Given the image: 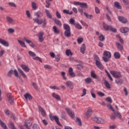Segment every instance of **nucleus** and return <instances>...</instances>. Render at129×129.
<instances>
[{
    "instance_id": "nucleus-1",
    "label": "nucleus",
    "mask_w": 129,
    "mask_h": 129,
    "mask_svg": "<svg viewBox=\"0 0 129 129\" xmlns=\"http://www.w3.org/2000/svg\"><path fill=\"white\" fill-rule=\"evenodd\" d=\"M33 21L38 25H42V28H45L47 25V21L46 19H44L43 20L42 19H40L39 20L38 18H36L33 19Z\"/></svg>"
},
{
    "instance_id": "nucleus-2",
    "label": "nucleus",
    "mask_w": 129,
    "mask_h": 129,
    "mask_svg": "<svg viewBox=\"0 0 129 129\" xmlns=\"http://www.w3.org/2000/svg\"><path fill=\"white\" fill-rule=\"evenodd\" d=\"M110 73L111 75H112L114 78H116V79H118V78H121L122 77V75H121V73L120 72H117L115 71H111Z\"/></svg>"
},
{
    "instance_id": "nucleus-3",
    "label": "nucleus",
    "mask_w": 129,
    "mask_h": 129,
    "mask_svg": "<svg viewBox=\"0 0 129 129\" xmlns=\"http://www.w3.org/2000/svg\"><path fill=\"white\" fill-rule=\"evenodd\" d=\"M32 124H33L32 121L26 120H25V124L24 125H21L20 128L21 129H30V126H32Z\"/></svg>"
},
{
    "instance_id": "nucleus-4",
    "label": "nucleus",
    "mask_w": 129,
    "mask_h": 129,
    "mask_svg": "<svg viewBox=\"0 0 129 129\" xmlns=\"http://www.w3.org/2000/svg\"><path fill=\"white\" fill-rule=\"evenodd\" d=\"M94 121H96V122H97V123H101V124H103L106 122L104 119H102V118L97 117H95L94 118Z\"/></svg>"
},
{
    "instance_id": "nucleus-5",
    "label": "nucleus",
    "mask_w": 129,
    "mask_h": 129,
    "mask_svg": "<svg viewBox=\"0 0 129 129\" xmlns=\"http://www.w3.org/2000/svg\"><path fill=\"white\" fill-rule=\"evenodd\" d=\"M49 117L51 120H55L57 124H58V125H62L61 124V123H60V122L59 121V117H58L57 116H52L51 115H49Z\"/></svg>"
},
{
    "instance_id": "nucleus-6",
    "label": "nucleus",
    "mask_w": 129,
    "mask_h": 129,
    "mask_svg": "<svg viewBox=\"0 0 129 129\" xmlns=\"http://www.w3.org/2000/svg\"><path fill=\"white\" fill-rule=\"evenodd\" d=\"M7 97L8 99V101L10 102L11 104H13L14 103V101L15 100V99L14 98V97L12 96L11 93H8L7 94Z\"/></svg>"
},
{
    "instance_id": "nucleus-7",
    "label": "nucleus",
    "mask_w": 129,
    "mask_h": 129,
    "mask_svg": "<svg viewBox=\"0 0 129 129\" xmlns=\"http://www.w3.org/2000/svg\"><path fill=\"white\" fill-rule=\"evenodd\" d=\"M63 29L65 30L64 33H71V32L70 26L67 24H63Z\"/></svg>"
},
{
    "instance_id": "nucleus-8",
    "label": "nucleus",
    "mask_w": 129,
    "mask_h": 129,
    "mask_svg": "<svg viewBox=\"0 0 129 129\" xmlns=\"http://www.w3.org/2000/svg\"><path fill=\"white\" fill-rule=\"evenodd\" d=\"M66 110L67 112H68L69 115L71 116V117H72L73 118H74L75 116H74V112H73V111H72L71 109L69 108H66Z\"/></svg>"
},
{
    "instance_id": "nucleus-9",
    "label": "nucleus",
    "mask_w": 129,
    "mask_h": 129,
    "mask_svg": "<svg viewBox=\"0 0 129 129\" xmlns=\"http://www.w3.org/2000/svg\"><path fill=\"white\" fill-rule=\"evenodd\" d=\"M118 20L122 24H126L127 23V19L122 16H119L118 17Z\"/></svg>"
},
{
    "instance_id": "nucleus-10",
    "label": "nucleus",
    "mask_w": 129,
    "mask_h": 129,
    "mask_svg": "<svg viewBox=\"0 0 129 129\" xmlns=\"http://www.w3.org/2000/svg\"><path fill=\"white\" fill-rule=\"evenodd\" d=\"M38 109L39 111L41 112V115L42 116H46V111L44 110V109L43 108V107H41V106H38Z\"/></svg>"
},
{
    "instance_id": "nucleus-11",
    "label": "nucleus",
    "mask_w": 129,
    "mask_h": 129,
    "mask_svg": "<svg viewBox=\"0 0 129 129\" xmlns=\"http://www.w3.org/2000/svg\"><path fill=\"white\" fill-rule=\"evenodd\" d=\"M0 44H2V45H3L5 47H9V42L2 38H0Z\"/></svg>"
},
{
    "instance_id": "nucleus-12",
    "label": "nucleus",
    "mask_w": 129,
    "mask_h": 129,
    "mask_svg": "<svg viewBox=\"0 0 129 129\" xmlns=\"http://www.w3.org/2000/svg\"><path fill=\"white\" fill-rule=\"evenodd\" d=\"M69 73L71 77L74 78L76 76L74 72H73V69L72 68H70L69 69Z\"/></svg>"
},
{
    "instance_id": "nucleus-13",
    "label": "nucleus",
    "mask_w": 129,
    "mask_h": 129,
    "mask_svg": "<svg viewBox=\"0 0 129 129\" xmlns=\"http://www.w3.org/2000/svg\"><path fill=\"white\" fill-rule=\"evenodd\" d=\"M115 82L117 85H121L123 83V80L121 78H118L115 80Z\"/></svg>"
},
{
    "instance_id": "nucleus-14",
    "label": "nucleus",
    "mask_w": 129,
    "mask_h": 129,
    "mask_svg": "<svg viewBox=\"0 0 129 129\" xmlns=\"http://www.w3.org/2000/svg\"><path fill=\"white\" fill-rule=\"evenodd\" d=\"M21 68L24 70L25 72H29L30 71V68L28 67V66L25 65V64H21Z\"/></svg>"
},
{
    "instance_id": "nucleus-15",
    "label": "nucleus",
    "mask_w": 129,
    "mask_h": 129,
    "mask_svg": "<svg viewBox=\"0 0 129 129\" xmlns=\"http://www.w3.org/2000/svg\"><path fill=\"white\" fill-rule=\"evenodd\" d=\"M96 65L97 67L99 68V69H100V70H102V69L104 68L103 65H102V63H101V62L100 61L96 62Z\"/></svg>"
},
{
    "instance_id": "nucleus-16",
    "label": "nucleus",
    "mask_w": 129,
    "mask_h": 129,
    "mask_svg": "<svg viewBox=\"0 0 129 129\" xmlns=\"http://www.w3.org/2000/svg\"><path fill=\"white\" fill-rule=\"evenodd\" d=\"M103 56H104V57H107V58H111V53H110V52L109 51H105L103 53Z\"/></svg>"
},
{
    "instance_id": "nucleus-17",
    "label": "nucleus",
    "mask_w": 129,
    "mask_h": 129,
    "mask_svg": "<svg viewBox=\"0 0 129 129\" xmlns=\"http://www.w3.org/2000/svg\"><path fill=\"white\" fill-rule=\"evenodd\" d=\"M52 97H54V98H55L56 100H58V101H60L61 100V97L57 94H56L55 93H53L52 94Z\"/></svg>"
},
{
    "instance_id": "nucleus-18",
    "label": "nucleus",
    "mask_w": 129,
    "mask_h": 129,
    "mask_svg": "<svg viewBox=\"0 0 129 129\" xmlns=\"http://www.w3.org/2000/svg\"><path fill=\"white\" fill-rule=\"evenodd\" d=\"M80 7L82 9H88V5H87V3H81Z\"/></svg>"
},
{
    "instance_id": "nucleus-19",
    "label": "nucleus",
    "mask_w": 129,
    "mask_h": 129,
    "mask_svg": "<svg viewBox=\"0 0 129 129\" xmlns=\"http://www.w3.org/2000/svg\"><path fill=\"white\" fill-rule=\"evenodd\" d=\"M44 35L43 33H39L38 35L39 41L40 43H43L44 41V38H43V36Z\"/></svg>"
},
{
    "instance_id": "nucleus-20",
    "label": "nucleus",
    "mask_w": 129,
    "mask_h": 129,
    "mask_svg": "<svg viewBox=\"0 0 129 129\" xmlns=\"http://www.w3.org/2000/svg\"><path fill=\"white\" fill-rule=\"evenodd\" d=\"M121 33H127L129 31V28L128 27H122L120 29Z\"/></svg>"
},
{
    "instance_id": "nucleus-21",
    "label": "nucleus",
    "mask_w": 129,
    "mask_h": 129,
    "mask_svg": "<svg viewBox=\"0 0 129 129\" xmlns=\"http://www.w3.org/2000/svg\"><path fill=\"white\" fill-rule=\"evenodd\" d=\"M66 84L70 89H73V83L72 82L69 81L66 82Z\"/></svg>"
},
{
    "instance_id": "nucleus-22",
    "label": "nucleus",
    "mask_w": 129,
    "mask_h": 129,
    "mask_svg": "<svg viewBox=\"0 0 129 129\" xmlns=\"http://www.w3.org/2000/svg\"><path fill=\"white\" fill-rule=\"evenodd\" d=\"M34 15L36 17H37V18H42V17H43V13L40 11L35 12Z\"/></svg>"
},
{
    "instance_id": "nucleus-23",
    "label": "nucleus",
    "mask_w": 129,
    "mask_h": 129,
    "mask_svg": "<svg viewBox=\"0 0 129 129\" xmlns=\"http://www.w3.org/2000/svg\"><path fill=\"white\" fill-rule=\"evenodd\" d=\"M110 26L111 25H108L105 24V23H104V22L103 23V27L104 28V29L105 31H109V29L110 28Z\"/></svg>"
},
{
    "instance_id": "nucleus-24",
    "label": "nucleus",
    "mask_w": 129,
    "mask_h": 129,
    "mask_svg": "<svg viewBox=\"0 0 129 129\" xmlns=\"http://www.w3.org/2000/svg\"><path fill=\"white\" fill-rule=\"evenodd\" d=\"M116 45L118 50H119L120 51H122V50H123V46L121 45V44L119 43V42H116Z\"/></svg>"
},
{
    "instance_id": "nucleus-25",
    "label": "nucleus",
    "mask_w": 129,
    "mask_h": 129,
    "mask_svg": "<svg viewBox=\"0 0 129 129\" xmlns=\"http://www.w3.org/2000/svg\"><path fill=\"white\" fill-rule=\"evenodd\" d=\"M54 23L56 24V25H57V26H59V27L62 26V23H61V21L57 19H55L53 20Z\"/></svg>"
},
{
    "instance_id": "nucleus-26",
    "label": "nucleus",
    "mask_w": 129,
    "mask_h": 129,
    "mask_svg": "<svg viewBox=\"0 0 129 129\" xmlns=\"http://www.w3.org/2000/svg\"><path fill=\"white\" fill-rule=\"evenodd\" d=\"M24 97L25 98V99H28L29 100H32V99H33V97H32V95H31L29 93H26L24 95Z\"/></svg>"
},
{
    "instance_id": "nucleus-27",
    "label": "nucleus",
    "mask_w": 129,
    "mask_h": 129,
    "mask_svg": "<svg viewBox=\"0 0 129 129\" xmlns=\"http://www.w3.org/2000/svg\"><path fill=\"white\" fill-rule=\"evenodd\" d=\"M45 13H46V16L47 17V18H48V19H52V14H51V13H50V11H49V10L46 9Z\"/></svg>"
},
{
    "instance_id": "nucleus-28",
    "label": "nucleus",
    "mask_w": 129,
    "mask_h": 129,
    "mask_svg": "<svg viewBox=\"0 0 129 129\" xmlns=\"http://www.w3.org/2000/svg\"><path fill=\"white\" fill-rule=\"evenodd\" d=\"M114 6L115 7V8L118 9L119 10H121L122 9L121 6H120L119 3L117 2L114 3Z\"/></svg>"
},
{
    "instance_id": "nucleus-29",
    "label": "nucleus",
    "mask_w": 129,
    "mask_h": 129,
    "mask_svg": "<svg viewBox=\"0 0 129 129\" xmlns=\"http://www.w3.org/2000/svg\"><path fill=\"white\" fill-rule=\"evenodd\" d=\"M92 114V110L91 109H88L86 113V116H87V117H89V116H90V115H91Z\"/></svg>"
},
{
    "instance_id": "nucleus-30",
    "label": "nucleus",
    "mask_w": 129,
    "mask_h": 129,
    "mask_svg": "<svg viewBox=\"0 0 129 129\" xmlns=\"http://www.w3.org/2000/svg\"><path fill=\"white\" fill-rule=\"evenodd\" d=\"M85 48H86L85 44H83L82 46L81 47V49H80V51L81 53H82V54H84L85 53Z\"/></svg>"
},
{
    "instance_id": "nucleus-31",
    "label": "nucleus",
    "mask_w": 129,
    "mask_h": 129,
    "mask_svg": "<svg viewBox=\"0 0 129 129\" xmlns=\"http://www.w3.org/2000/svg\"><path fill=\"white\" fill-rule=\"evenodd\" d=\"M76 122L78 125H80L81 126L82 125V122L81 121V119L80 118H77L76 120Z\"/></svg>"
},
{
    "instance_id": "nucleus-32",
    "label": "nucleus",
    "mask_w": 129,
    "mask_h": 129,
    "mask_svg": "<svg viewBox=\"0 0 129 129\" xmlns=\"http://www.w3.org/2000/svg\"><path fill=\"white\" fill-rule=\"evenodd\" d=\"M18 43H19V44H20V46H21V47H23L24 48H27V46L26 45V44L23 41L18 40Z\"/></svg>"
},
{
    "instance_id": "nucleus-33",
    "label": "nucleus",
    "mask_w": 129,
    "mask_h": 129,
    "mask_svg": "<svg viewBox=\"0 0 129 129\" xmlns=\"http://www.w3.org/2000/svg\"><path fill=\"white\" fill-rule=\"evenodd\" d=\"M114 57L115 59H119L120 58V53L118 52H115L114 53Z\"/></svg>"
},
{
    "instance_id": "nucleus-34",
    "label": "nucleus",
    "mask_w": 129,
    "mask_h": 129,
    "mask_svg": "<svg viewBox=\"0 0 129 129\" xmlns=\"http://www.w3.org/2000/svg\"><path fill=\"white\" fill-rule=\"evenodd\" d=\"M18 71L19 73L21 74L22 77H24V78H27V75L25 74L23 70H22L21 69H18Z\"/></svg>"
},
{
    "instance_id": "nucleus-35",
    "label": "nucleus",
    "mask_w": 129,
    "mask_h": 129,
    "mask_svg": "<svg viewBox=\"0 0 129 129\" xmlns=\"http://www.w3.org/2000/svg\"><path fill=\"white\" fill-rule=\"evenodd\" d=\"M66 55H67V56H72V55H73V53L71 52V50L67 49L66 51Z\"/></svg>"
},
{
    "instance_id": "nucleus-36",
    "label": "nucleus",
    "mask_w": 129,
    "mask_h": 129,
    "mask_svg": "<svg viewBox=\"0 0 129 129\" xmlns=\"http://www.w3.org/2000/svg\"><path fill=\"white\" fill-rule=\"evenodd\" d=\"M109 31H110V32H112V33H116V32H117L116 28H113L111 25L110 26Z\"/></svg>"
},
{
    "instance_id": "nucleus-37",
    "label": "nucleus",
    "mask_w": 129,
    "mask_h": 129,
    "mask_svg": "<svg viewBox=\"0 0 129 129\" xmlns=\"http://www.w3.org/2000/svg\"><path fill=\"white\" fill-rule=\"evenodd\" d=\"M63 14H67V15H73V12L71 11L70 12V11L69 10H63Z\"/></svg>"
},
{
    "instance_id": "nucleus-38",
    "label": "nucleus",
    "mask_w": 129,
    "mask_h": 129,
    "mask_svg": "<svg viewBox=\"0 0 129 129\" xmlns=\"http://www.w3.org/2000/svg\"><path fill=\"white\" fill-rule=\"evenodd\" d=\"M74 26L75 28L78 30H81L82 29V26H81V25L79 23H76Z\"/></svg>"
},
{
    "instance_id": "nucleus-39",
    "label": "nucleus",
    "mask_w": 129,
    "mask_h": 129,
    "mask_svg": "<svg viewBox=\"0 0 129 129\" xmlns=\"http://www.w3.org/2000/svg\"><path fill=\"white\" fill-rule=\"evenodd\" d=\"M84 15H85V17L87 18V19H89L90 20H91V18H93V15H88L86 12H84Z\"/></svg>"
},
{
    "instance_id": "nucleus-40",
    "label": "nucleus",
    "mask_w": 129,
    "mask_h": 129,
    "mask_svg": "<svg viewBox=\"0 0 129 129\" xmlns=\"http://www.w3.org/2000/svg\"><path fill=\"white\" fill-rule=\"evenodd\" d=\"M104 85L105 86H106V88H110V85H109V83H108V82L106 81V80H104Z\"/></svg>"
},
{
    "instance_id": "nucleus-41",
    "label": "nucleus",
    "mask_w": 129,
    "mask_h": 129,
    "mask_svg": "<svg viewBox=\"0 0 129 129\" xmlns=\"http://www.w3.org/2000/svg\"><path fill=\"white\" fill-rule=\"evenodd\" d=\"M91 76L92 77V78H94V79H97L98 78L97 76H96V74H95V72L92 71L91 72Z\"/></svg>"
},
{
    "instance_id": "nucleus-42",
    "label": "nucleus",
    "mask_w": 129,
    "mask_h": 129,
    "mask_svg": "<svg viewBox=\"0 0 129 129\" xmlns=\"http://www.w3.org/2000/svg\"><path fill=\"white\" fill-rule=\"evenodd\" d=\"M114 114L116 115V116L118 118H119V119H121V114H120V113L118 111L114 112Z\"/></svg>"
},
{
    "instance_id": "nucleus-43",
    "label": "nucleus",
    "mask_w": 129,
    "mask_h": 129,
    "mask_svg": "<svg viewBox=\"0 0 129 129\" xmlns=\"http://www.w3.org/2000/svg\"><path fill=\"white\" fill-rule=\"evenodd\" d=\"M85 81L86 83L89 84V83H91V82H92V80L91 79V78H87L85 79Z\"/></svg>"
},
{
    "instance_id": "nucleus-44",
    "label": "nucleus",
    "mask_w": 129,
    "mask_h": 129,
    "mask_svg": "<svg viewBox=\"0 0 129 129\" xmlns=\"http://www.w3.org/2000/svg\"><path fill=\"white\" fill-rule=\"evenodd\" d=\"M0 123L2 127H4L5 129H7V125H6V123L2 121V120L0 119Z\"/></svg>"
},
{
    "instance_id": "nucleus-45",
    "label": "nucleus",
    "mask_w": 129,
    "mask_h": 129,
    "mask_svg": "<svg viewBox=\"0 0 129 129\" xmlns=\"http://www.w3.org/2000/svg\"><path fill=\"white\" fill-rule=\"evenodd\" d=\"M9 127L11 129H16V127H15V124L13 122H10V123H9Z\"/></svg>"
},
{
    "instance_id": "nucleus-46",
    "label": "nucleus",
    "mask_w": 129,
    "mask_h": 129,
    "mask_svg": "<svg viewBox=\"0 0 129 129\" xmlns=\"http://www.w3.org/2000/svg\"><path fill=\"white\" fill-rule=\"evenodd\" d=\"M27 44H29V46L30 47H32V48H34L36 45L33 43V41L31 40H29V42H27Z\"/></svg>"
},
{
    "instance_id": "nucleus-47",
    "label": "nucleus",
    "mask_w": 129,
    "mask_h": 129,
    "mask_svg": "<svg viewBox=\"0 0 129 129\" xmlns=\"http://www.w3.org/2000/svg\"><path fill=\"white\" fill-rule=\"evenodd\" d=\"M70 24H71V25H74V26H75L76 23H75V20H74L73 18H71L70 20Z\"/></svg>"
},
{
    "instance_id": "nucleus-48",
    "label": "nucleus",
    "mask_w": 129,
    "mask_h": 129,
    "mask_svg": "<svg viewBox=\"0 0 129 129\" xmlns=\"http://www.w3.org/2000/svg\"><path fill=\"white\" fill-rule=\"evenodd\" d=\"M14 73L15 76H16V77H18L19 78V79H21V77H19V73H18V71H17V70H15L14 71Z\"/></svg>"
},
{
    "instance_id": "nucleus-49",
    "label": "nucleus",
    "mask_w": 129,
    "mask_h": 129,
    "mask_svg": "<svg viewBox=\"0 0 129 129\" xmlns=\"http://www.w3.org/2000/svg\"><path fill=\"white\" fill-rule=\"evenodd\" d=\"M6 19L8 21V22H9V23H13L14 22V19H13V18L10 17H7Z\"/></svg>"
},
{
    "instance_id": "nucleus-50",
    "label": "nucleus",
    "mask_w": 129,
    "mask_h": 129,
    "mask_svg": "<svg viewBox=\"0 0 129 129\" xmlns=\"http://www.w3.org/2000/svg\"><path fill=\"white\" fill-rule=\"evenodd\" d=\"M28 54L31 56V57H35L36 56V53L33 51H29L28 52Z\"/></svg>"
},
{
    "instance_id": "nucleus-51",
    "label": "nucleus",
    "mask_w": 129,
    "mask_h": 129,
    "mask_svg": "<svg viewBox=\"0 0 129 129\" xmlns=\"http://www.w3.org/2000/svg\"><path fill=\"white\" fill-rule=\"evenodd\" d=\"M99 39L100 41H101V42H103L104 40H105V37H104V36H103V35H101L99 37Z\"/></svg>"
},
{
    "instance_id": "nucleus-52",
    "label": "nucleus",
    "mask_w": 129,
    "mask_h": 129,
    "mask_svg": "<svg viewBox=\"0 0 129 129\" xmlns=\"http://www.w3.org/2000/svg\"><path fill=\"white\" fill-rule=\"evenodd\" d=\"M32 85L34 87V88L35 89V90H36L37 91L39 90V89H38V85L36 83H32Z\"/></svg>"
},
{
    "instance_id": "nucleus-53",
    "label": "nucleus",
    "mask_w": 129,
    "mask_h": 129,
    "mask_svg": "<svg viewBox=\"0 0 129 129\" xmlns=\"http://www.w3.org/2000/svg\"><path fill=\"white\" fill-rule=\"evenodd\" d=\"M110 119H111L112 120H115V119L116 118V117L115 116V115H114L113 113L111 114V115H110Z\"/></svg>"
},
{
    "instance_id": "nucleus-54",
    "label": "nucleus",
    "mask_w": 129,
    "mask_h": 129,
    "mask_svg": "<svg viewBox=\"0 0 129 129\" xmlns=\"http://www.w3.org/2000/svg\"><path fill=\"white\" fill-rule=\"evenodd\" d=\"M53 30L54 33H59V29L57 28V27H56V26H54L53 27Z\"/></svg>"
},
{
    "instance_id": "nucleus-55",
    "label": "nucleus",
    "mask_w": 129,
    "mask_h": 129,
    "mask_svg": "<svg viewBox=\"0 0 129 129\" xmlns=\"http://www.w3.org/2000/svg\"><path fill=\"white\" fill-rule=\"evenodd\" d=\"M33 60H35L36 61H38V60L40 62H42V59L40 57H39V56L33 57Z\"/></svg>"
},
{
    "instance_id": "nucleus-56",
    "label": "nucleus",
    "mask_w": 129,
    "mask_h": 129,
    "mask_svg": "<svg viewBox=\"0 0 129 129\" xmlns=\"http://www.w3.org/2000/svg\"><path fill=\"white\" fill-rule=\"evenodd\" d=\"M8 5L11 6V7H13V8H17V5L14 3L10 2L8 3Z\"/></svg>"
},
{
    "instance_id": "nucleus-57",
    "label": "nucleus",
    "mask_w": 129,
    "mask_h": 129,
    "mask_svg": "<svg viewBox=\"0 0 129 129\" xmlns=\"http://www.w3.org/2000/svg\"><path fill=\"white\" fill-rule=\"evenodd\" d=\"M12 74H14V71L13 70H11L9 72L8 74V77H12Z\"/></svg>"
},
{
    "instance_id": "nucleus-58",
    "label": "nucleus",
    "mask_w": 129,
    "mask_h": 129,
    "mask_svg": "<svg viewBox=\"0 0 129 129\" xmlns=\"http://www.w3.org/2000/svg\"><path fill=\"white\" fill-rule=\"evenodd\" d=\"M32 9H33L34 10H37V5H36V3L32 2Z\"/></svg>"
},
{
    "instance_id": "nucleus-59",
    "label": "nucleus",
    "mask_w": 129,
    "mask_h": 129,
    "mask_svg": "<svg viewBox=\"0 0 129 129\" xmlns=\"http://www.w3.org/2000/svg\"><path fill=\"white\" fill-rule=\"evenodd\" d=\"M97 94L99 96H101V97L105 96V94L104 93H102V92H98Z\"/></svg>"
},
{
    "instance_id": "nucleus-60",
    "label": "nucleus",
    "mask_w": 129,
    "mask_h": 129,
    "mask_svg": "<svg viewBox=\"0 0 129 129\" xmlns=\"http://www.w3.org/2000/svg\"><path fill=\"white\" fill-rule=\"evenodd\" d=\"M33 129H41V128H40V126H39V125L37 124H34L33 125Z\"/></svg>"
},
{
    "instance_id": "nucleus-61",
    "label": "nucleus",
    "mask_w": 129,
    "mask_h": 129,
    "mask_svg": "<svg viewBox=\"0 0 129 129\" xmlns=\"http://www.w3.org/2000/svg\"><path fill=\"white\" fill-rule=\"evenodd\" d=\"M8 33H15V32H16L15 31V29H14L13 28H10L9 29H8Z\"/></svg>"
},
{
    "instance_id": "nucleus-62",
    "label": "nucleus",
    "mask_w": 129,
    "mask_h": 129,
    "mask_svg": "<svg viewBox=\"0 0 129 129\" xmlns=\"http://www.w3.org/2000/svg\"><path fill=\"white\" fill-rule=\"evenodd\" d=\"M94 59L96 61V62H99V57L97 55L95 54L94 55Z\"/></svg>"
},
{
    "instance_id": "nucleus-63",
    "label": "nucleus",
    "mask_w": 129,
    "mask_h": 129,
    "mask_svg": "<svg viewBox=\"0 0 129 129\" xmlns=\"http://www.w3.org/2000/svg\"><path fill=\"white\" fill-rule=\"evenodd\" d=\"M78 44H81L83 42V39L82 38H79L77 39Z\"/></svg>"
},
{
    "instance_id": "nucleus-64",
    "label": "nucleus",
    "mask_w": 129,
    "mask_h": 129,
    "mask_svg": "<svg viewBox=\"0 0 129 129\" xmlns=\"http://www.w3.org/2000/svg\"><path fill=\"white\" fill-rule=\"evenodd\" d=\"M56 16L58 19H61V14H60V13H59V12L56 11Z\"/></svg>"
}]
</instances>
